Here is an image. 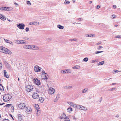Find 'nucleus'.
Instances as JSON below:
<instances>
[{
    "label": "nucleus",
    "instance_id": "38",
    "mask_svg": "<svg viewBox=\"0 0 121 121\" xmlns=\"http://www.w3.org/2000/svg\"><path fill=\"white\" fill-rule=\"evenodd\" d=\"M1 10H7L6 7H1Z\"/></svg>",
    "mask_w": 121,
    "mask_h": 121
},
{
    "label": "nucleus",
    "instance_id": "64",
    "mask_svg": "<svg viewBox=\"0 0 121 121\" xmlns=\"http://www.w3.org/2000/svg\"><path fill=\"white\" fill-rule=\"evenodd\" d=\"M82 19L81 18H78V20L79 21L82 20H81Z\"/></svg>",
    "mask_w": 121,
    "mask_h": 121
},
{
    "label": "nucleus",
    "instance_id": "9",
    "mask_svg": "<svg viewBox=\"0 0 121 121\" xmlns=\"http://www.w3.org/2000/svg\"><path fill=\"white\" fill-rule=\"evenodd\" d=\"M55 91V90L52 88H49V90L48 92L49 93L51 94H52L54 93Z\"/></svg>",
    "mask_w": 121,
    "mask_h": 121
},
{
    "label": "nucleus",
    "instance_id": "36",
    "mask_svg": "<svg viewBox=\"0 0 121 121\" xmlns=\"http://www.w3.org/2000/svg\"><path fill=\"white\" fill-rule=\"evenodd\" d=\"M81 105H76L75 108H77L78 109H80Z\"/></svg>",
    "mask_w": 121,
    "mask_h": 121
},
{
    "label": "nucleus",
    "instance_id": "33",
    "mask_svg": "<svg viewBox=\"0 0 121 121\" xmlns=\"http://www.w3.org/2000/svg\"><path fill=\"white\" fill-rule=\"evenodd\" d=\"M73 69H79L80 68V66L78 65H76L72 67Z\"/></svg>",
    "mask_w": 121,
    "mask_h": 121
},
{
    "label": "nucleus",
    "instance_id": "59",
    "mask_svg": "<svg viewBox=\"0 0 121 121\" xmlns=\"http://www.w3.org/2000/svg\"><path fill=\"white\" fill-rule=\"evenodd\" d=\"M100 7V6L99 5H98L97 6L96 8L97 9H99Z\"/></svg>",
    "mask_w": 121,
    "mask_h": 121
},
{
    "label": "nucleus",
    "instance_id": "14",
    "mask_svg": "<svg viewBox=\"0 0 121 121\" xmlns=\"http://www.w3.org/2000/svg\"><path fill=\"white\" fill-rule=\"evenodd\" d=\"M85 36L86 37H95V35L94 34H86Z\"/></svg>",
    "mask_w": 121,
    "mask_h": 121
},
{
    "label": "nucleus",
    "instance_id": "47",
    "mask_svg": "<svg viewBox=\"0 0 121 121\" xmlns=\"http://www.w3.org/2000/svg\"><path fill=\"white\" fill-rule=\"evenodd\" d=\"M27 4L28 5H31V3L29 1H27Z\"/></svg>",
    "mask_w": 121,
    "mask_h": 121
},
{
    "label": "nucleus",
    "instance_id": "45",
    "mask_svg": "<svg viewBox=\"0 0 121 121\" xmlns=\"http://www.w3.org/2000/svg\"><path fill=\"white\" fill-rule=\"evenodd\" d=\"M12 106L11 104H8L6 105L5 106V107H10Z\"/></svg>",
    "mask_w": 121,
    "mask_h": 121
},
{
    "label": "nucleus",
    "instance_id": "18",
    "mask_svg": "<svg viewBox=\"0 0 121 121\" xmlns=\"http://www.w3.org/2000/svg\"><path fill=\"white\" fill-rule=\"evenodd\" d=\"M67 103L68 104L70 105L71 106L75 108V106H76V104H74L72 102H68Z\"/></svg>",
    "mask_w": 121,
    "mask_h": 121
},
{
    "label": "nucleus",
    "instance_id": "56",
    "mask_svg": "<svg viewBox=\"0 0 121 121\" xmlns=\"http://www.w3.org/2000/svg\"><path fill=\"white\" fill-rule=\"evenodd\" d=\"M101 44V42H99L97 44V45H99Z\"/></svg>",
    "mask_w": 121,
    "mask_h": 121
},
{
    "label": "nucleus",
    "instance_id": "57",
    "mask_svg": "<svg viewBox=\"0 0 121 121\" xmlns=\"http://www.w3.org/2000/svg\"><path fill=\"white\" fill-rule=\"evenodd\" d=\"M42 73L43 74H46V73H45V72L44 70H43L42 71Z\"/></svg>",
    "mask_w": 121,
    "mask_h": 121
},
{
    "label": "nucleus",
    "instance_id": "11",
    "mask_svg": "<svg viewBox=\"0 0 121 121\" xmlns=\"http://www.w3.org/2000/svg\"><path fill=\"white\" fill-rule=\"evenodd\" d=\"M31 45H24L23 46V48L24 49H32Z\"/></svg>",
    "mask_w": 121,
    "mask_h": 121
},
{
    "label": "nucleus",
    "instance_id": "55",
    "mask_svg": "<svg viewBox=\"0 0 121 121\" xmlns=\"http://www.w3.org/2000/svg\"><path fill=\"white\" fill-rule=\"evenodd\" d=\"M2 121H10L8 119H4Z\"/></svg>",
    "mask_w": 121,
    "mask_h": 121
},
{
    "label": "nucleus",
    "instance_id": "35",
    "mask_svg": "<svg viewBox=\"0 0 121 121\" xmlns=\"http://www.w3.org/2000/svg\"><path fill=\"white\" fill-rule=\"evenodd\" d=\"M0 90H4V89L2 85L1 84H0Z\"/></svg>",
    "mask_w": 121,
    "mask_h": 121
},
{
    "label": "nucleus",
    "instance_id": "41",
    "mask_svg": "<svg viewBox=\"0 0 121 121\" xmlns=\"http://www.w3.org/2000/svg\"><path fill=\"white\" fill-rule=\"evenodd\" d=\"M64 121H70L69 120V118L66 117V118H65L64 120Z\"/></svg>",
    "mask_w": 121,
    "mask_h": 121
},
{
    "label": "nucleus",
    "instance_id": "52",
    "mask_svg": "<svg viewBox=\"0 0 121 121\" xmlns=\"http://www.w3.org/2000/svg\"><path fill=\"white\" fill-rule=\"evenodd\" d=\"M116 38H121V36L118 35L117 36H116Z\"/></svg>",
    "mask_w": 121,
    "mask_h": 121
},
{
    "label": "nucleus",
    "instance_id": "22",
    "mask_svg": "<svg viewBox=\"0 0 121 121\" xmlns=\"http://www.w3.org/2000/svg\"><path fill=\"white\" fill-rule=\"evenodd\" d=\"M43 79H47L48 78V76L47 73L45 74H43Z\"/></svg>",
    "mask_w": 121,
    "mask_h": 121
},
{
    "label": "nucleus",
    "instance_id": "50",
    "mask_svg": "<svg viewBox=\"0 0 121 121\" xmlns=\"http://www.w3.org/2000/svg\"><path fill=\"white\" fill-rule=\"evenodd\" d=\"M2 67V64L1 62H0V70L1 69Z\"/></svg>",
    "mask_w": 121,
    "mask_h": 121
},
{
    "label": "nucleus",
    "instance_id": "37",
    "mask_svg": "<svg viewBox=\"0 0 121 121\" xmlns=\"http://www.w3.org/2000/svg\"><path fill=\"white\" fill-rule=\"evenodd\" d=\"M6 9L7 10H6V11H10L12 10V9L11 8H10L8 7H6Z\"/></svg>",
    "mask_w": 121,
    "mask_h": 121
},
{
    "label": "nucleus",
    "instance_id": "16",
    "mask_svg": "<svg viewBox=\"0 0 121 121\" xmlns=\"http://www.w3.org/2000/svg\"><path fill=\"white\" fill-rule=\"evenodd\" d=\"M5 64L6 67L9 69L10 70L11 69V67L7 63L5 62Z\"/></svg>",
    "mask_w": 121,
    "mask_h": 121
},
{
    "label": "nucleus",
    "instance_id": "43",
    "mask_svg": "<svg viewBox=\"0 0 121 121\" xmlns=\"http://www.w3.org/2000/svg\"><path fill=\"white\" fill-rule=\"evenodd\" d=\"M116 17V16L115 15H112L111 16V17L112 19H114Z\"/></svg>",
    "mask_w": 121,
    "mask_h": 121
},
{
    "label": "nucleus",
    "instance_id": "44",
    "mask_svg": "<svg viewBox=\"0 0 121 121\" xmlns=\"http://www.w3.org/2000/svg\"><path fill=\"white\" fill-rule=\"evenodd\" d=\"M70 40L71 41H75L77 40V39L76 38H73V39H70Z\"/></svg>",
    "mask_w": 121,
    "mask_h": 121
},
{
    "label": "nucleus",
    "instance_id": "31",
    "mask_svg": "<svg viewBox=\"0 0 121 121\" xmlns=\"http://www.w3.org/2000/svg\"><path fill=\"white\" fill-rule=\"evenodd\" d=\"M44 99L43 97H40L39 98V100L41 102H43L44 101Z\"/></svg>",
    "mask_w": 121,
    "mask_h": 121
},
{
    "label": "nucleus",
    "instance_id": "12",
    "mask_svg": "<svg viewBox=\"0 0 121 121\" xmlns=\"http://www.w3.org/2000/svg\"><path fill=\"white\" fill-rule=\"evenodd\" d=\"M3 39L4 40L5 42L8 43L10 44L13 45V43L11 41L9 40L8 39H7L5 38H3Z\"/></svg>",
    "mask_w": 121,
    "mask_h": 121
},
{
    "label": "nucleus",
    "instance_id": "53",
    "mask_svg": "<svg viewBox=\"0 0 121 121\" xmlns=\"http://www.w3.org/2000/svg\"><path fill=\"white\" fill-rule=\"evenodd\" d=\"M113 73H116L117 72V70H114L113 71Z\"/></svg>",
    "mask_w": 121,
    "mask_h": 121
},
{
    "label": "nucleus",
    "instance_id": "8",
    "mask_svg": "<svg viewBox=\"0 0 121 121\" xmlns=\"http://www.w3.org/2000/svg\"><path fill=\"white\" fill-rule=\"evenodd\" d=\"M32 97L34 99H38L39 97V95L37 93H34Z\"/></svg>",
    "mask_w": 121,
    "mask_h": 121
},
{
    "label": "nucleus",
    "instance_id": "26",
    "mask_svg": "<svg viewBox=\"0 0 121 121\" xmlns=\"http://www.w3.org/2000/svg\"><path fill=\"white\" fill-rule=\"evenodd\" d=\"M4 76L6 78H8L9 76L7 75V73L5 70H4Z\"/></svg>",
    "mask_w": 121,
    "mask_h": 121
},
{
    "label": "nucleus",
    "instance_id": "17",
    "mask_svg": "<svg viewBox=\"0 0 121 121\" xmlns=\"http://www.w3.org/2000/svg\"><path fill=\"white\" fill-rule=\"evenodd\" d=\"M32 49H33L34 50H38L39 49V48L36 46L32 45L31 46Z\"/></svg>",
    "mask_w": 121,
    "mask_h": 121
},
{
    "label": "nucleus",
    "instance_id": "62",
    "mask_svg": "<svg viewBox=\"0 0 121 121\" xmlns=\"http://www.w3.org/2000/svg\"><path fill=\"white\" fill-rule=\"evenodd\" d=\"M92 61L93 62H96V61L95 60H92Z\"/></svg>",
    "mask_w": 121,
    "mask_h": 121
},
{
    "label": "nucleus",
    "instance_id": "42",
    "mask_svg": "<svg viewBox=\"0 0 121 121\" xmlns=\"http://www.w3.org/2000/svg\"><path fill=\"white\" fill-rule=\"evenodd\" d=\"M103 51H97L96 52H95V53L96 54H99L100 53H101L102 52H103Z\"/></svg>",
    "mask_w": 121,
    "mask_h": 121
},
{
    "label": "nucleus",
    "instance_id": "2",
    "mask_svg": "<svg viewBox=\"0 0 121 121\" xmlns=\"http://www.w3.org/2000/svg\"><path fill=\"white\" fill-rule=\"evenodd\" d=\"M12 96L9 94L4 95L3 99L5 102L9 101L11 98Z\"/></svg>",
    "mask_w": 121,
    "mask_h": 121
},
{
    "label": "nucleus",
    "instance_id": "21",
    "mask_svg": "<svg viewBox=\"0 0 121 121\" xmlns=\"http://www.w3.org/2000/svg\"><path fill=\"white\" fill-rule=\"evenodd\" d=\"M72 86H64L63 87L64 89H70L72 88Z\"/></svg>",
    "mask_w": 121,
    "mask_h": 121
},
{
    "label": "nucleus",
    "instance_id": "61",
    "mask_svg": "<svg viewBox=\"0 0 121 121\" xmlns=\"http://www.w3.org/2000/svg\"><path fill=\"white\" fill-rule=\"evenodd\" d=\"M115 117H116L117 118H118L119 117V115L118 114H117L116 116Z\"/></svg>",
    "mask_w": 121,
    "mask_h": 121
},
{
    "label": "nucleus",
    "instance_id": "58",
    "mask_svg": "<svg viewBox=\"0 0 121 121\" xmlns=\"http://www.w3.org/2000/svg\"><path fill=\"white\" fill-rule=\"evenodd\" d=\"M14 108L13 106H12L11 107V108L12 109V110H13V112Z\"/></svg>",
    "mask_w": 121,
    "mask_h": 121
},
{
    "label": "nucleus",
    "instance_id": "51",
    "mask_svg": "<svg viewBox=\"0 0 121 121\" xmlns=\"http://www.w3.org/2000/svg\"><path fill=\"white\" fill-rule=\"evenodd\" d=\"M25 30L26 32H28L29 30V29L28 27H26V28Z\"/></svg>",
    "mask_w": 121,
    "mask_h": 121
},
{
    "label": "nucleus",
    "instance_id": "54",
    "mask_svg": "<svg viewBox=\"0 0 121 121\" xmlns=\"http://www.w3.org/2000/svg\"><path fill=\"white\" fill-rule=\"evenodd\" d=\"M23 39H25V40H27L29 39V38L27 37H24Z\"/></svg>",
    "mask_w": 121,
    "mask_h": 121
},
{
    "label": "nucleus",
    "instance_id": "23",
    "mask_svg": "<svg viewBox=\"0 0 121 121\" xmlns=\"http://www.w3.org/2000/svg\"><path fill=\"white\" fill-rule=\"evenodd\" d=\"M60 97V95L59 94H58L57 95L55 99H54V101L55 102H56V101L59 99Z\"/></svg>",
    "mask_w": 121,
    "mask_h": 121
},
{
    "label": "nucleus",
    "instance_id": "28",
    "mask_svg": "<svg viewBox=\"0 0 121 121\" xmlns=\"http://www.w3.org/2000/svg\"><path fill=\"white\" fill-rule=\"evenodd\" d=\"M18 119L20 121H21L22 118V116L20 114H18Z\"/></svg>",
    "mask_w": 121,
    "mask_h": 121
},
{
    "label": "nucleus",
    "instance_id": "6",
    "mask_svg": "<svg viewBox=\"0 0 121 121\" xmlns=\"http://www.w3.org/2000/svg\"><path fill=\"white\" fill-rule=\"evenodd\" d=\"M34 81L36 84L37 85H39L40 84V81L37 78H35L34 79Z\"/></svg>",
    "mask_w": 121,
    "mask_h": 121
},
{
    "label": "nucleus",
    "instance_id": "34",
    "mask_svg": "<svg viewBox=\"0 0 121 121\" xmlns=\"http://www.w3.org/2000/svg\"><path fill=\"white\" fill-rule=\"evenodd\" d=\"M104 61H102L100 62L99 63H98V65H100L104 64Z\"/></svg>",
    "mask_w": 121,
    "mask_h": 121
},
{
    "label": "nucleus",
    "instance_id": "30",
    "mask_svg": "<svg viewBox=\"0 0 121 121\" xmlns=\"http://www.w3.org/2000/svg\"><path fill=\"white\" fill-rule=\"evenodd\" d=\"M88 89L87 88L83 90L82 91V93H86L87 92Z\"/></svg>",
    "mask_w": 121,
    "mask_h": 121
},
{
    "label": "nucleus",
    "instance_id": "29",
    "mask_svg": "<svg viewBox=\"0 0 121 121\" xmlns=\"http://www.w3.org/2000/svg\"><path fill=\"white\" fill-rule=\"evenodd\" d=\"M40 110L36 111V115L37 116H38L40 115Z\"/></svg>",
    "mask_w": 121,
    "mask_h": 121
},
{
    "label": "nucleus",
    "instance_id": "20",
    "mask_svg": "<svg viewBox=\"0 0 121 121\" xmlns=\"http://www.w3.org/2000/svg\"><path fill=\"white\" fill-rule=\"evenodd\" d=\"M37 22H30L29 23V24L30 25H37Z\"/></svg>",
    "mask_w": 121,
    "mask_h": 121
},
{
    "label": "nucleus",
    "instance_id": "4",
    "mask_svg": "<svg viewBox=\"0 0 121 121\" xmlns=\"http://www.w3.org/2000/svg\"><path fill=\"white\" fill-rule=\"evenodd\" d=\"M17 26L19 29L23 30L24 29L25 25L23 23H19L18 24H17Z\"/></svg>",
    "mask_w": 121,
    "mask_h": 121
},
{
    "label": "nucleus",
    "instance_id": "32",
    "mask_svg": "<svg viewBox=\"0 0 121 121\" xmlns=\"http://www.w3.org/2000/svg\"><path fill=\"white\" fill-rule=\"evenodd\" d=\"M35 107L36 110H39V107L38 105L37 104H35Z\"/></svg>",
    "mask_w": 121,
    "mask_h": 121
},
{
    "label": "nucleus",
    "instance_id": "5",
    "mask_svg": "<svg viewBox=\"0 0 121 121\" xmlns=\"http://www.w3.org/2000/svg\"><path fill=\"white\" fill-rule=\"evenodd\" d=\"M26 107V105L24 103H21L18 105V107L20 109H24Z\"/></svg>",
    "mask_w": 121,
    "mask_h": 121
},
{
    "label": "nucleus",
    "instance_id": "60",
    "mask_svg": "<svg viewBox=\"0 0 121 121\" xmlns=\"http://www.w3.org/2000/svg\"><path fill=\"white\" fill-rule=\"evenodd\" d=\"M9 115L10 116V117H12V119L13 120H14V119L13 118V116H12V115L11 114H9Z\"/></svg>",
    "mask_w": 121,
    "mask_h": 121
},
{
    "label": "nucleus",
    "instance_id": "25",
    "mask_svg": "<svg viewBox=\"0 0 121 121\" xmlns=\"http://www.w3.org/2000/svg\"><path fill=\"white\" fill-rule=\"evenodd\" d=\"M66 117V115L65 114L63 113L61 115V116H60V118L61 119H62L63 118H64L65 119V118H66L65 117Z\"/></svg>",
    "mask_w": 121,
    "mask_h": 121
},
{
    "label": "nucleus",
    "instance_id": "27",
    "mask_svg": "<svg viewBox=\"0 0 121 121\" xmlns=\"http://www.w3.org/2000/svg\"><path fill=\"white\" fill-rule=\"evenodd\" d=\"M57 27L58 28L60 29H62L64 28L63 26L60 24L58 25H57Z\"/></svg>",
    "mask_w": 121,
    "mask_h": 121
},
{
    "label": "nucleus",
    "instance_id": "19",
    "mask_svg": "<svg viewBox=\"0 0 121 121\" xmlns=\"http://www.w3.org/2000/svg\"><path fill=\"white\" fill-rule=\"evenodd\" d=\"M0 18L3 20H6V17L3 16L2 14H0Z\"/></svg>",
    "mask_w": 121,
    "mask_h": 121
},
{
    "label": "nucleus",
    "instance_id": "7",
    "mask_svg": "<svg viewBox=\"0 0 121 121\" xmlns=\"http://www.w3.org/2000/svg\"><path fill=\"white\" fill-rule=\"evenodd\" d=\"M34 69L35 71L36 72H39L40 70V67L38 66H35L34 67Z\"/></svg>",
    "mask_w": 121,
    "mask_h": 121
},
{
    "label": "nucleus",
    "instance_id": "15",
    "mask_svg": "<svg viewBox=\"0 0 121 121\" xmlns=\"http://www.w3.org/2000/svg\"><path fill=\"white\" fill-rule=\"evenodd\" d=\"M70 71V70H62L61 71V72L62 73H71V72Z\"/></svg>",
    "mask_w": 121,
    "mask_h": 121
},
{
    "label": "nucleus",
    "instance_id": "3",
    "mask_svg": "<svg viewBox=\"0 0 121 121\" xmlns=\"http://www.w3.org/2000/svg\"><path fill=\"white\" fill-rule=\"evenodd\" d=\"M26 91L30 92L32 91L33 89V87L31 85H28L26 86Z\"/></svg>",
    "mask_w": 121,
    "mask_h": 121
},
{
    "label": "nucleus",
    "instance_id": "1",
    "mask_svg": "<svg viewBox=\"0 0 121 121\" xmlns=\"http://www.w3.org/2000/svg\"><path fill=\"white\" fill-rule=\"evenodd\" d=\"M0 51L6 54H11L12 52L11 51L2 46H0Z\"/></svg>",
    "mask_w": 121,
    "mask_h": 121
},
{
    "label": "nucleus",
    "instance_id": "40",
    "mask_svg": "<svg viewBox=\"0 0 121 121\" xmlns=\"http://www.w3.org/2000/svg\"><path fill=\"white\" fill-rule=\"evenodd\" d=\"M88 58L87 57H85L84 58L83 60L84 61L86 62L88 60Z\"/></svg>",
    "mask_w": 121,
    "mask_h": 121
},
{
    "label": "nucleus",
    "instance_id": "10",
    "mask_svg": "<svg viewBox=\"0 0 121 121\" xmlns=\"http://www.w3.org/2000/svg\"><path fill=\"white\" fill-rule=\"evenodd\" d=\"M17 41L19 42L18 43V44H27V43L26 41H24L23 40H17Z\"/></svg>",
    "mask_w": 121,
    "mask_h": 121
},
{
    "label": "nucleus",
    "instance_id": "39",
    "mask_svg": "<svg viewBox=\"0 0 121 121\" xmlns=\"http://www.w3.org/2000/svg\"><path fill=\"white\" fill-rule=\"evenodd\" d=\"M67 110L68 111L70 112L72 111V108H68Z\"/></svg>",
    "mask_w": 121,
    "mask_h": 121
},
{
    "label": "nucleus",
    "instance_id": "48",
    "mask_svg": "<svg viewBox=\"0 0 121 121\" xmlns=\"http://www.w3.org/2000/svg\"><path fill=\"white\" fill-rule=\"evenodd\" d=\"M102 48V47L101 46H99L97 48V49L98 50H100Z\"/></svg>",
    "mask_w": 121,
    "mask_h": 121
},
{
    "label": "nucleus",
    "instance_id": "13",
    "mask_svg": "<svg viewBox=\"0 0 121 121\" xmlns=\"http://www.w3.org/2000/svg\"><path fill=\"white\" fill-rule=\"evenodd\" d=\"M26 111L27 112H31L32 111V109L31 108L29 107H27L26 108Z\"/></svg>",
    "mask_w": 121,
    "mask_h": 121
},
{
    "label": "nucleus",
    "instance_id": "24",
    "mask_svg": "<svg viewBox=\"0 0 121 121\" xmlns=\"http://www.w3.org/2000/svg\"><path fill=\"white\" fill-rule=\"evenodd\" d=\"M80 109L84 111H86L87 110L86 108L81 105Z\"/></svg>",
    "mask_w": 121,
    "mask_h": 121
},
{
    "label": "nucleus",
    "instance_id": "63",
    "mask_svg": "<svg viewBox=\"0 0 121 121\" xmlns=\"http://www.w3.org/2000/svg\"><path fill=\"white\" fill-rule=\"evenodd\" d=\"M116 5H114L113 6V7L114 8H116Z\"/></svg>",
    "mask_w": 121,
    "mask_h": 121
},
{
    "label": "nucleus",
    "instance_id": "46",
    "mask_svg": "<svg viewBox=\"0 0 121 121\" xmlns=\"http://www.w3.org/2000/svg\"><path fill=\"white\" fill-rule=\"evenodd\" d=\"M116 88H112L110 89H109L108 91H111L113 90H115Z\"/></svg>",
    "mask_w": 121,
    "mask_h": 121
},
{
    "label": "nucleus",
    "instance_id": "49",
    "mask_svg": "<svg viewBox=\"0 0 121 121\" xmlns=\"http://www.w3.org/2000/svg\"><path fill=\"white\" fill-rule=\"evenodd\" d=\"M65 3L66 4H69L70 3V2L69 1H66V0L65 1Z\"/></svg>",
    "mask_w": 121,
    "mask_h": 121
}]
</instances>
